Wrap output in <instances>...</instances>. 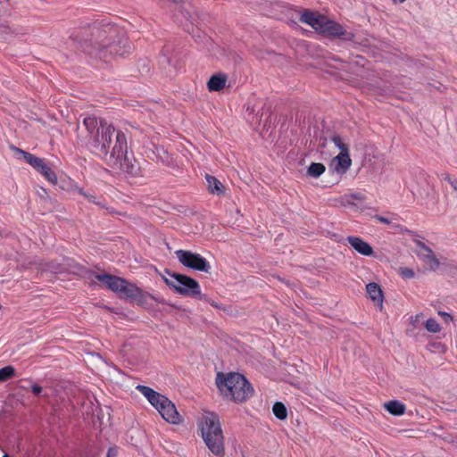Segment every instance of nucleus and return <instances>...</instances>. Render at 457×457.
<instances>
[{
    "label": "nucleus",
    "mask_w": 457,
    "mask_h": 457,
    "mask_svg": "<svg viewBox=\"0 0 457 457\" xmlns=\"http://www.w3.org/2000/svg\"><path fill=\"white\" fill-rule=\"evenodd\" d=\"M299 20L327 37H340L345 40L353 38V34L347 32L342 25L318 12L304 10Z\"/></svg>",
    "instance_id": "nucleus-5"
},
{
    "label": "nucleus",
    "mask_w": 457,
    "mask_h": 457,
    "mask_svg": "<svg viewBox=\"0 0 457 457\" xmlns=\"http://www.w3.org/2000/svg\"><path fill=\"white\" fill-rule=\"evenodd\" d=\"M198 427L208 449L214 455L223 457L225 438L219 416L214 412H205L199 420Z\"/></svg>",
    "instance_id": "nucleus-4"
},
{
    "label": "nucleus",
    "mask_w": 457,
    "mask_h": 457,
    "mask_svg": "<svg viewBox=\"0 0 457 457\" xmlns=\"http://www.w3.org/2000/svg\"><path fill=\"white\" fill-rule=\"evenodd\" d=\"M15 376V369L11 366H5L0 369V382H4Z\"/></svg>",
    "instance_id": "nucleus-22"
},
{
    "label": "nucleus",
    "mask_w": 457,
    "mask_h": 457,
    "mask_svg": "<svg viewBox=\"0 0 457 457\" xmlns=\"http://www.w3.org/2000/svg\"><path fill=\"white\" fill-rule=\"evenodd\" d=\"M385 409L392 415L401 416L405 412V405L399 401H389L384 404Z\"/></svg>",
    "instance_id": "nucleus-17"
},
{
    "label": "nucleus",
    "mask_w": 457,
    "mask_h": 457,
    "mask_svg": "<svg viewBox=\"0 0 457 457\" xmlns=\"http://www.w3.org/2000/svg\"><path fill=\"white\" fill-rule=\"evenodd\" d=\"M216 385L224 397L235 403H243L253 394L252 385L239 373H218Z\"/></svg>",
    "instance_id": "nucleus-3"
},
{
    "label": "nucleus",
    "mask_w": 457,
    "mask_h": 457,
    "mask_svg": "<svg viewBox=\"0 0 457 457\" xmlns=\"http://www.w3.org/2000/svg\"><path fill=\"white\" fill-rule=\"evenodd\" d=\"M118 295L120 297L135 300L139 304L145 303L148 297H152L149 294L145 293L141 288L126 279L125 283L120 288V293Z\"/></svg>",
    "instance_id": "nucleus-9"
},
{
    "label": "nucleus",
    "mask_w": 457,
    "mask_h": 457,
    "mask_svg": "<svg viewBox=\"0 0 457 457\" xmlns=\"http://www.w3.org/2000/svg\"><path fill=\"white\" fill-rule=\"evenodd\" d=\"M326 170V167L320 162H312L308 168L307 173L310 177L319 178Z\"/></svg>",
    "instance_id": "nucleus-20"
},
{
    "label": "nucleus",
    "mask_w": 457,
    "mask_h": 457,
    "mask_svg": "<svg viewBox=\"0 0 457 457\" xmlns=\"http://www.w3.org/2000/svg\"><path fill=\"white\" fill-rule=\"evenodd\" d=\"M96 278L104 283L110 290L116 294L120 293V288L125 283V278L110 274H96Z\"/></svg>",
    "instance_id": "nucleus-12"
},
{
    "label": "nucleus",
    "mask_w": 457,
    "mask_h": 457,
    "mask_svg": "<svg viewBox=\"0 0 457 457\" xmlns=\"http://www.w3.org/2000/svg\"><path fill=\"white\" fill-rule=\"evenodd\" d=\"M2 309V306L0 305V310Z\"/></svg>",
    "instance_id": "nucleus-36"
},
{
    "label": "nucleus",
    "mask_w": 457,
    "mask_h": 457,
    "mask_svg": "<svg viewBox=\"0 0 457 457\" xmlns=\"http://www.w3.org/2000/svg\"><path fill=\"white\" fill-rule=\"evenodd\" d=\"M170 278H164V282L167 286L172 288L175 292L189 297H195L199 300H207L206 296L201 293V287L199 283L183 274L168 272ZM211 304L216 308H219L218 304L214 302H211Z\"/></svg>",
    "instance_id": "nucleus-7"
},
{
    "label": "nucleus",
    "mask_w": 457,
    "mask_h": 457,
    "mask_svg": "<svg viewBox=\"0 0 457 457\" xmlns=\"http://www.w3.org/2000/svg\"><path fill=\"white\" fill-rule=\"evenodd\" d=\"M205 179L208 183L209 191L212 194L220 195L224 193V186L219 179H217L215 177H213L212 175H208V174L206 175Z\"/></svg>",
    "instance_id": "nucleus-18"
},
{
    "label": "nucleus",
    "mask_w": 457,
    "mask_h": 457,
    "mask_svg": "<svg viewBox=\"0 0 457 457\" xmlns=\"http://www.w3.org/2000/svg\"><path fill=\"white\" fill-rule=\"evenodd\" d=\"M3 457H9V456H8V454L5 453Z\"/></svg>",
    "instance_id": "nucleus-35"
},
{
    "label": "nucleus",
    "mask_w": 457,
    "mask_h": 457,
    "mask_svg": "<svg viewBox=\"0 0 457 457\" xmlns=\"http://www.w3.org/2000/svg\"><path fill=\"white\" fill-rule=\"evenodd\" d=\"M12 149L13 152L17 154H21L23 159L28 162L29 165H31L35 170H38L39 167L45 162V160L39 157H37L36 155L26 152L21 148H18L16 146H12Z\"/></svg>",
    "instance_id": "nucleus-15"
},
{
    "label": "nucleus",
    "mask_w": 457,
    "mask_h": 457,
    "mask_svg": "<svg viewBox=\"0 0 457 457\" xmlns=\"http://www.w3.org/2000/svg\"><path fill=\"white\" fill-rule=\"evenodd\" d=\"M31 391L34 395H38L42 392V387L37 384H34L31 386Z\"/></svg>",
    "instance_id": "nucleus-28"
},
{
    "label": "nucleus",
    "mask_w": 457,
    "mask_h": 457,
    "mask_svg": "<svg viewBox=\"0 0 457 457\" xmlns=\"http://www.w3.org/2000/svg\"><path fill=\"white\" fill-rule=\"evenodd\" d=\"M136 389L148 400L167 422L176 425L182 422V417L175 404L165 395L146 386L137 385Z\"/></svg>",
    "instance_id": "nucleus-6"
},
{
    "label": "nucleus",
    "mask_w": 457,
    "mask_h": 457,
    "mask_svg": "<svg viewBox=\"0 0 457 457\" xmlns=\"http://www.w3.org/2000/svg\"><path fill=\"white\" fill-rule=\"evenodd\" d=\"M441 177H442V179H443L445 181L448 182L449 184H451V181H453V179H456V178L452 177V176H451L450 174H448V173H443V174L441 175Z\"/></svg>",
    "instance_id": "nucleus-29"
},
{
    "label": "nucleus",
    "mask_w": 457,
    "mask_h": 457,
    "mask_svg": "<svg viewBox=\"0 0 457 457\" xmlns=\"http://www.w3.org/2000/svg\"><path fill=\"white\" fill-rule=\"evenodd\" d=\"M416 244L419 247V251L417 253L419 257L422 259L430 270H436L439 267L440 262L433 251L421 241H417Z\"/></svg>",
    "instance_id": "nucleus-10"
},
{
    "label": "nucleus",
    "mask_w": 457,
    "mask_h": 457,
    "mask_svg": "<svg viewBox=\"0 0 457 457\" xmlns=\"http://www.w3.org/2000/svg\"><path fill=\"white\" fill-rule=\"evenodd\" d=\"M450 186L452 187L453 190L457 193V179H453V181H451Z\"/></svg>",
    "instance_id": "nucleus-32"
},
{
    "label": "nucleus",
    "mask_w": 457,
    "mask_h": 457,
    "mask_svg": "<svg viewBox=\"0 0 457 457\" xmlns=\"http://www.w3.org/2000/svg\"><path fill=\"white\" fill-rule=\"evenodd\" d=\"M347 242L356 252L361 255L370 256L374 253L371 245L360 237L350 236L347 237Z\"/></svg>",
    "instance_id": "nucleus-13"
},
{
    "label": "nucleus",
    "mask_w": 457,
    "mask_h": 457,
    "mask_svg": "<svg viewBox=\"0 0 457 457\" xmlns=\"http://www.w3.org/2000/svg\"><path fill=\"white\" fill-rule=\"evenodd\" d=\"M331 142L340 150V153H349V146L339 135H334Z\"/></svg>",
    "instance_id": "nucleus-23"
},
{
    "label": "nucleus",
    "mask_w": 457,
    "mask_h": 457,
    "mask_svg": "<svg viewBox=\"0 0 457 457\" xmlns=\"http://www.w3.org/2000/svg\"><path fill=\"white\" fill-rule=\"evenodd\" d=\"M49 182L55 184L57 182V177L55 172L52 170V168L46 163V162L39 167L37 170Z\"/></svg>",
    "instance_id": "nucleus-19"
},
{
    "label": "nucleus",
    "mask_w": 457,
    "mask_h": 457,
    "mask_svg": "<svg viewBox=\"0 0 457 457\" xmlns=\"http://www.w3.org/2000/svg\"><path fill=\"white\" fill-rule=\"evenodd\" d=\"M79 193L81 195H83L87 199H88L89 202H92V203H95V204H97L96 201H95V196L94 195H87L86 193H84L82 190H79Z\"/></svg>",
    "instance_id": "nucleus-31"
},
{
    "label": "nucleus",
    "mask_w": 457,
    "mask_h": 457,
    "mask_svg": "<svg viewBox=\"0 0 457 457\" xmlns=\"http://www.w3.org/2000/svg\"><path fill=\"white\" fill-rule=\"evenodd\" d=\"M374 219L384 224H390L391 222L387 218L379 215H376Z\"/></svg>",
    "instance_id": "nucleus-30"
},
{
    "label": "nucleus",
    "mask_w": 457,
    "mask_h": 457,
    "mask_svg": "<svg viewBox=\"0 0 457 457\" xmlns=\"http://www.w3.org/2000/svg\"><path fill=\"white\" fill-rule=\"evenodd\" d=\"M366 291L370 298L377 303H383V292L378 284L371 282L366 286Z\"/></svg>",
    "instance_id": "nucleus-16"
},
{
    "label": "nucleus",
    "mask_w": 457,
    "mask_h": 457,
    "mask_svg": "<svg viewBox=\"0 0 457 457\" xmlns=\"http://www.w3.org/2000/svg\"><path fill=\"white\" fill-rule=\"evenodd\" d=\"M352 159L349 153H339L330 162V169L337 174L343 175L350 169Z\"/></svg>",
    "instance_id": "nucleus-11"
},
{
    "label": "nucleus",
    "mask_w": 457,
    "mask_h": 457,
    "mask_svg": "<svg viewBox=\"0 0 457 457\" xmlns=\"http://www.w3.org/2000/svg\"><path fill=\"white\" fill-rule=\"evenodd\" d=\"M272 411L275 417L278 420H284L287 417V410L285 404L281 402H277L273 404Z\"/></svg>",
    "instance_id": "nucleus-21"
},
{
    "label": "nucleus",
    "mask_w": 457,
    "mask_h": 457,
    "mask_svg": "<svg viewBox=\"0 0 457 457\" xmlns=\"http://www.w3.org/2000/svg\"><path fill=\"white\" fill-rule=\"evenodd\" d=\"M175 253L179 262L185 267L204 272H209L211 269L208 261L199 253L186 250H178Z\"/></svg>",
    "instance_id": "nucleus-8"
},
{
    "label": "nucleus",
    "mask_w": 457,
    "mask_h": 457,
    "mask_svg": "<svg viewBox=\"0 0 457 457\" xmlns=\"http://www.w3.org/2000/svg\"><path fill=\"white\" fill-rule=\"evenodd\" d=\"M438 314H439V315L444 319V320H445L446 323H449L450 321H452V320H453V317H452L449 313H447V312H441V311H439V312H438Z\"/></svg>",
    "instance_id": "nucleus-26"
},
{
    "label": "nucleus",
    "mask_w": 457,
    "mask_h": 457,
    "mask_svg": "<svg viewBox=\"0 0 457 457\" xmlns=\"http://www.w3.org/2000/svg\"><path fill=\"white\" fill-rule=\"evenodd\" d=\"M423 317L422 313L416 314L414 316H411L410 320L411 323L415 327L416 323L420 321V320Z\"/></svg>",
    "instance_id": "nucleus-27"
},
{
    "label": "nucleus",
    "mask_w": 457,
    "mask_h": 457,
    "mask_svg": "<svg viewBox=\"0 0 457 457\" xmlns=\"http://www.w3.org/2000/svg\"><path fill=\"white\" fill-rule=\"evenodd\" d=\"M228 81V76L224 73L212 75L207 82V88L210 92H219L222 90Z\"/></svg>",
    "instance_id": "nucleus-14"
},
{
    "label": "nucleus",
    "mask_w": 457,
    "mask_h": 457,
    "mask_svg": "<svg viewBox=\"0 0 457 457\" xmlns=\"http://www.w3.org/2000/svg\"><path fill=\"white\" fill-rule=\"evenodd\" d=\"M425 328L428 332L434 333V334L441 331V326L435 319H432V318L428 319L425 322Z\"/></svg>",
    "instance_id": "nucleus-24"
},
{
    "label": "nucleus",
    "mask_w": 457,
    "mask_h": 457,
    "mask_svg": "<svg viewBox=\"0 0 457 457\" xmlns=\"http://www.w3.org/2000/svg\"><path fill=\"white\" fill-rule=\"evenodd\" d=\"M116 456V452L114 449H109L108 452H107V457H115Z\"/></svg>",
    "instance_id": "nucleus-33"
},
{
    "label": "nucleus",
    "mask_w": 457,
    "mask_h": 457,
    "mask_svg": "<svg viewBox=\"0 0 457 457\" xmlns=\"http://www.w3.org/2000/svg\"><path fill=\"white\" fill-rule=\"evenodd\" d=\"M83 124L88 132V147L95 155L114 170L137 174V169L128 154L127 137L123 131L116 132L115 142L110 151L115 128L105 120L98 121L95 116L86 117Z\"/></svg>",
    "instance_id": "nucleus-1"
},
{
    "label": "nucleus",
    "mask_w": 457,
    "mask_h": 457,
    "mask_svg": "<svg viewBox=\"0 0 457 457\" xmlns=\"http://www.w3.org/2000/svg\"><path fill=\"white\" fill-rule=\"evenodd\" d=\"M119 33V29L112 24H93L83 27L79 31L71 35V39L78 41L83 52L95 55L100 59H106L110 55H123L120 46L112 41Z\"/></svg>",
    "instance_id": "nucleus-2"
},
{
    "label": "nucleus",
    "mask_w": 457,
    "mask_h": 457,
    "mask_svg": "<svg viewBox=\"0 0 457 457\" xmlns=\"http://www.w3.org/2000/svg\"><path fill=\"white\" fill-rule=\"evenodd\" d=\"M351 197L355 200H362V196L360 194H353L351 195Z\"/></svg>",
    "instance_id": "nucleus-34"
},
{
    "label": "nucleus",
    "mask_w": 457,
    "mask_h": 457,
    "mask_svg": "<svg viewBox=\"0 0 457 457\" xmlns=\"http://www.w3.org/2000/svg\"><path fill=\"white\" fill-rule=\"evenodd\" d=\"M400 274L403 278H411L414 277V271L409 268L401 269Z\"/></svg>",
    "instance_id": "nucleus-25"
}]
</instances>
